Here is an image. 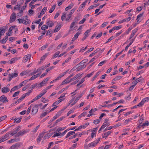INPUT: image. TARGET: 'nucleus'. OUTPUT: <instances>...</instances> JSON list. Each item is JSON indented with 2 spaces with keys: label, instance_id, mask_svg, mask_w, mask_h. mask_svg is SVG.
Instances as JSON below:
<instances>
[{
  "label": "nucleus",
  "instance_id": "1",
  "mask_svg": "<svg viewBox=\"0 0 149 149\" xmlns=\"http://www.w3.org/2000/svg\"><path fill=\"white\" fill-rule=\"evenodd\" d=\"M9 133H6L1 137H0V143L3 142L9 139L10 137L9 136Z\"/></svg>",
  "mask_w": 149,
  "mask_h": 149
},
{
  "label": "nucleus",
  "instance_id": "2",
  "mask_svg": "<svg viewBox=\"0 0 149 149\" xmlns=\"http://www.w3.org/2000/svg\"><path fill=\"white\" fill-rule=\"evenodd\" d=\"M20 127L19 126H17L16 128H14L13 130L10 131L8 133H10V135L13 136L17 133L18 131L19 130Z\"/></svg>",
  "mask_w": 149,
  "mask_h": 149
},
{
  "label": "nucleus",
  "instance_id": "3",
  "mask_svg": "<svg viewBox=\"0 0 149 149\" xmlns=\"http://www.w3.org/2000/svg\"><path fill=\"white\" fill-rule=\"evenodd\" d=\"M100 138H98V139L96 141L90 143L88 145L89 147H93L96 146V144L99 143L100 140Z\"/></svg>",
  "mask_w": 149,
  "mask_h": 149
},
{
  "label": "nucleus",
  "instance_id": "4",
  "mask_svg": "<svg viewBox=\"0 0 149 149\" xmlns=\"http://www.w3.org/2000/svg\"><path fill=\"white\" fill-rule=\"evenodd\" d=\"M69 79H68L67 78L65 79L62 83L61 85H64L67 84L71 82L73 80H74L75 79H73V78H71L70 80H68Z\"/></svg>",
  "mask_w": 149,
  "mask_h": 149
},
{
  "label": "nucleus",
  "instance_id": "5",
  "mask_svg": "<svg viewBox=\"0 0 149 149\" xmlns=\"http://www.w3.org/2000/svg\"><path fill=\"white\" fill-rule=\"evenodd\" d=\"M16 18V14L15 13H13L10 17V22L12 23L14 21Z\"/></svg>",
  "mask_w": 149,
  "mask_h": 149
},
{
  "label": "nucleus",
  "instance_id": "6",
  "mask_svg": "<svg viewBox=\"0 0 149 149\" xmlns=\"http://www.w3.org/2000/svg\"><path fill=\"white\" fill-rule=\"evenodd\" d=\"M25 4V6H24L22 7V8H21L19 13L17 14V15L18 17H21L23 14V10L25 9V8L27 6V4Z\"/></svg>",
  "mask_w": 149,
  "mask_h": 149
},
{
  "label": "nucleus",
  "instance_id": "7",
  "mask_svg": "<svg viewBox=\"0 0 149 149\" xmlns=\"http://www.w3.org/2000/svg\"><path fill=\"white\" fill-rule=\"evenodd\" d=\"M38 105H36L35 106L33 107L32 110V113L33 115L36 113L38 111Z\"/></svg>",
  "mask_w": 149,
  "mask_h": 149
},
{
  "label": "nucleus",
  "instance_id": "8",
  "mask_svg": "<svg viewBox=\"0 0 149 149\" xmlns=\"http://www.w3.org/2000/svg\"><path fill=\"white\" fill-rule=\"evenodd\" d=\"M76 9V8H74L70 10V14L68 15V17L66 19V21L70 19L72 15L74 13Z\"/></svg>",
  "mask_w": 149,
  "mask_h": 149
},
{
  "label": "nucleus",
  "instance_id": "9",
  "mask_svg": "<svg viewBox=\"0 0 149 149\" xmlns=\"http://www.w3.org/2000/svg\"><path fill=\"white\" fill-rule=\"evenodd\" d=\"M46 23L47 24V25L48 26V27H52L54 24V23L52 22V21L50 20L49 19H48Z\"/></svg>",
  "mask_w": 149,
  "mask_h": 149
},
{
  "label": "nucleus",
  "instance_id": "10",
  "mask_svg": "<svg viewBox=\"0 0 149 149\" xmlns=\"http://www.w3.org/2000/svg\"><path fill=\"white\" fill-rule=\"evenodd\" d=\"M10 91V89L7 87H4L1 88V91L3 93H6Z\"/></svg>",
  "mask_w": 149,
  "mask_h": 149
},
{
  "label": "nucleus",
  "instance_id": "11",
  "mask_svg": "<svg viewBox=\"0 0 149 149\" xmlns=\"http://www.w3.org/2000/svg\"><path fill=\"white\" fill-rule=\"evenodd\" d=\"M20 146V144L19 143H16L14 145L12 146L8 149H18V147Z\"/></svg>",
  "mask_w": 149,
  "mask_h": 149
},
{
  "label": "nucleus",
  "instance_id": "12",
  "mask_svg": "<svg viewBox=\"0 0 149 149\" xmlns=\"http://www.w3.org/2000/svg\"><path fill=\"white\" fill-rule=\"evenodd\" d=\"M8 36L7 35L2 40H0V42L2 44L5 43L8 39Z\"/></svg>",
  "mask_w": 149,
  "mask_h": 149
},
{
  "label": "nucleus",
  "instance_id": "13",
  "mask_svg": "<svg viewBox=\"0 0 149 149\" xmlns=\"http://www.w3.org/2000/svg\"><path fill=\"white\" fill-rule=\"evenodd\" d=\"M0 101L8 102V100L7 99V98L6 97H5L4 95H3L1 96L0 97Z\"/></svg>",
  "mask_w": 149,
  "mask_h": 149
},
{
  "label": "nucleus",
  "instance_id": "14",
  "mask_svg": "<svg viewBox=\"0 0 149 149\" xmlns=\"http://www.w3.org/2000/svg\"><path fill=\"white\" fill-rule=\"evenodd\" d=\"M131 19V17H128L127 18L125 19H124L121 20L118 23L119 24H121L124 22H128Z\"/></svg>",
  "mask_w": 149,
  "mask_h": 149
},
{
  "label": "nucleus",
  "instance_id": "15",
  "mask_svg": "<svg viewBox=\"0 0 149 149\" xmlns=\"http://www.w3.org/2000/svg\"><path fill=\"white\" fill-rule=\"evenodd\" d=\"M15 26L14 27L12 26H11L9 28L8 30V32L6 33V34L7 36H10L11 35L10 34L11 33V32L12 31V30H13L14 28H15Z\"/></svg>",
  "mask_w": 149,
  "mask_h": 149
},
{
  "label": "nucleus",
  "instance_id": "16",
  "mask_svg": "<svg viewBox=\"0 0 149 149\" xmlns=\"http://www.w3.org/2000/svg\"><path fill=\"white\" fill-rule=\"evenodd\" d=\"M111 131H108L107 133L102 134V137L103 138L106 139L107 137L108 136L111 134Z\"/></svg>",
  "mask_w": 149,
  "mask_h": 149
},
{
  "label": "nucleus",
  "instance_id": "17",
  "mask_svg": "<svg viewBox=\"0 0 149 149\" xmlns=\"http://www.w3.org/2000/svg\"><path fill=\"white\" fill-rule=\"evenodd\" d=\"M61 26L60 24H58V25H56V27L55 29H54V32H58L61 28Z\"/></svg>",
  "mask_w": 149,
  "mask_h": 149
},
{
  "label": "nucleus",
  "instance_id": "18",
  "mask_svg": "<svg viewBox=\"0 0 149 149\" xmlns=\"http://www.w3.org/2000/svg\"><path fill=\"white\" fill-rule=\"evenodd\" d=\"M17 20L19 21V23H22L24 24H25L26 25V22H26V21L24 20V19H19Z\"/></svg>",
  "mask_w": 149,
  "mask_h": 149
},
{
  "label": "nucleus",
  "instance_id": "19",
  "mask_svg": "<svg viewBox=\"0 0 149 149\" xmlns=\"http://www.w3.org/2000/svg\"><path fill=\"white\" fill-rule=\"evenodd\" d=\"M5 29L3 27H0V35H3L5 32Z\"/></svg>",
  "mask_w": 149,
  "mask_h": 149
},
{
  "label": "nucleus",
  "instance_id": "20",
  "mask_svg": "<svg viewBox=\"0 0 149 149\" xmlns=\"http://www.w3.org/2000/svg\"><path fill=\"white\" fill-rule=\"evenodd\" d=\"M29 81V80H25L22 82L21 83L19 84V88H20L23 85H24V84H25L26 83H27Z\"/></svg>",
  "mask_w": 149,
  "mask_h": 149
},
{
  "label": "nucleus",
  "instance_id": "21",
  "mask_svg": "<svg viewBox=\"0 0 149 149\" xmlns=\"http://www.w3.org/2000/svg\"><path fill=\"white\" fill-rule=\"evenodd\" d=\"M86 3L87 1H86L81 5L79 7V11L81 10H82V9L85 6L86 4Z\"/></svg>",
  "mask_w": 149,
  "mask_h": 149
},
{
  "label": "nucleus",
  "instance_id": "22",
  "mask_svg": "<svg viewBox=\"0 0 149 149\" xmlns=\"http://www.w3.org/2000/svg\"><path fill=\"white\" fill-rule=\"evenodd\" d=\"M18 74L17 73H13L12 74H9L8 75L10 76L12 78L18 76Z\"/></svg>",
  "mask_w": 149,
  "mask_h": 149
},
{
  "label": "nucleus",
  "instance_id": "23",
  "mask_svg": "<svg viewBox=\"0 0 149 149\" xmlns=\"http://www.w3.org/2000/svg\"><path fill=\"white\" fill-rule=\"evenodd\" d=\"M90 32V30H86L84 33V36L87 38L89 36L88 34Z\"/></svg>",
  "mask_w": 149,
  "mask_h": 149
},
{
  "label": "nucleus",
  "instance_id": "24",
  "mask_svg": "<svg viewBox=\"0 0 149 149\" xmlns=\"http://www.w3.org/2000/svg\"><path fill=\"white\" fill-rule=\"evenodd\" d=\"M22 116H21L19 118H17L16 117V119L14 121V122H15L17 123H18L20 122L21 120V119L22 118Z\"/></svg>",
  "mask_w": 149,
  "mask_h": 149
},
{
  "label": "nucleus",
  "instance_id": "25",
  "mask_svg": "<svg viewBox=\"0 0 149 149\" xmlns=\"http://www.w3.org/2000/svg\"><path fill=\"white\" fill-rule=\"evenodd\" d=\"M137 30L134 29L132 31V34L130 36V39H131L132 37L134 36L135 34L136 33Z\"/></svg>",
  "mask_w": 149,
  "mask_h": 149
},
{
  "label": "nucleus",
  "instance_id": "26",
  "mask_svg": "<svg viewBox=\"0 0 149 149\" xmlns=\"http://www.w3.org/2000/svg\"><path fill=\"white\" fill-rule=\"evenodd\" d=\"M75 133V132L74 131H70L69 132L67 135L65 137L66 138H67L69 137L71 135L73 134H74Z\"/></svg>",
  "mask_w": 149,
  "mask_h": 149
},
{
  "label": "nucleus",
  "instance_id": "27",
  "mask_svg": "<svg viewBox=\"0 0 149 149\" xmlns=\"http://www.w3.org/2000/svg\"><path fill=\"white\" fill-rule=\"evenodd\" d=\"M19 88V87L18 88V86L17 85L16 86H15L14 87L12 88L10 92V93H11L13 91H15L17 89H18Z\"/></svg>",
  "mask_w": 149,
  "mask_h": 149
},
{
  "label": "nucleus",
  "instance_id": "28",
  "mask_svg": "<svg viewBox=\"0 0 149 149\" xmlns=\"http://www.w3.org/2000/svg\"><path fill=\"white\" fill-rule=\"evenodd\" d=\"M25 56V60H26L25 62H26V61H28L30 59V58L31 57V55L29 54L26 55Z\"/></svg>",
  "mask_w": 149,
  "mask_h": 149
},
{
  "label": "nucleus",
  "instance_id": "29",
  "mask_svg": "<svg viewBox=\"0 0 149 149\" xmlns=\"http://www.w3.org/2000/svg\"><path fill=\"white\" fill-rule=\"evenodd\" d=\"M24 135L22 131H21L19 132L16 134L15 135L16 137H19L20 136H22Z\"/></svg>",
  "mask_w": 149,
  "mask_h": 149
},
{
  "label": "nucleus",
  "instance_id": "30",
  "mask_svg": "<svg viewBox=\"0 0 149 149\" xmlns=\"http://www.w3.org/2000/svg\"><path fill=\"white\" fill-rule=\"evenodd\" d=\"M109 120L108 119H105L104 121V123L103 124L105 125L106 126L107 125H109V123H108Z\"/></svg>",
  "mask_w": 149,
  "mask_h": 149
},
{
  "label": "nucleus",
  "instance_id": "31",
  "mask_svg": "<svg viewBox=\"0 0 149 149\" xmlns=\"http://www.w3.org/2000/svg\"><path fill=\"white\" fill-rule=\"evenodd\" d=\"M55 7H56V5H53L52 8L49 10V13H52L53 11L54 10L55 8Z\"/></svg>",
  "mask_w": 149,
  "mask_h": 149
},
{
  "label": "nucleus",
  "instance_id": "32",
  "mask_svg": "<svg viewBox=\"0 0 149 149\" xmlns=\"http://www.w3.org/2000/svg\"><path fill=\"white\" fill-rule=\"evenodd\" d=\"M48 113V112H47V111H46L45 112H44L42 113V114H41L40 116V118H42L44 117L48 113Z\"/></svg>",
  "mask_w": 149,
  "mask_h": 149
},
{
  "label": "nucleus",
  "instance_id": "33",
  "mask_svg": "<svg viewBox=\"0 0 149 149\" xmlns=\"http://www.w3.org/2000/svg\"><path fill=\"white\" fill-rule=\"evenodd\" d=\"M123 51H124V50L123 49L120 52L117 54H116V56H115L114 58L113 59V60H116V59L117 58V57H118L120 54H121L123 52Z\"/></svg>",
  "mask_w": 149,
  "mask_h": 149
},
{
  "label": "nucleus",
  "instance_id": "34",
  "mask_svg": "<svg viewBox=\"0 0 149 149\" xmlns=\"http://www.w3.org/2000/svg\"><path fill=\"white\" fill-rule=\"evenodd\" d=\"M81 97H79V96L78 97H77L76 99H75L74 101V102L73 103H72L71 104V107L73 106L77 101H78L79 100L80 98Z\"/></svg>",
  "mask_w": 149,
  "mask_h": 149
},
{
  "label": "nucleus",
  "instance_id": "35",
  "mask_svg": "<svg viewBox=\"0 0 149 149\" xmlns=\"http://www.w3.org/2000/svg\"><path fill=\"white\" fill-rule=\"evenodd\" d=\"M136 80L137 81V83L140 82H142V81H143L144 79L142 77H141L137 79Z\"/></svg>",
  "mask_w": 149,
  "mask_h": 149
},
{
  "label": "nucleus",
  "instance_id": "36",
  "mask_svg": "<svg viewBox=\"0 0 149 149\" xmlns=\"http://www.w3.org/2000/svg\"><path fill=\"white\" fill-rule=\"evenodd\" d=\"M122 77L120 76H117L116 77L113 79L112 81H115L118 80L120 79L121 78H122Z\"/></svg>",
  "mask_w": 149,
  "mask_h": 149
},
{
  "label": "nucleus",
  "instance_id": "37",
  "mask_svg": "<svg viewBox=\"0 0 149 149\" xmlns=\"http://www.w3.org/2000/svg\"><path fill=\"white\" fill-rule=\"evenodd\" d=\"M81 77V75L80 73L77 74L74 77H73V79H75V80L78 77H79V78H80Z\"/></svg>",
  "mask_w": 149,
  "mask_h": 149
},
{
  "label": "nucleus",
  "instance_id": "38",
  "mask_svg": "<svg viewBox=\"0 0 149 149\" xmlns=\"http://www.w3.org/2000/svg\"><path fill=\"white\" fill-rule=\"evenodd\" d=\"M47 7H44L40 12V13H41V14H42L43 15L45 13Z\"/></svg>",
  "mask_w": 149,
  "mask_h": 149
},
{
  "label": "nucleus",
  "instance_id": "39",
  "mask_svg": "<svg viewBox=\"0 0 149 149\" xmlns=\"http://www.w3.org/2000/svg\"><path fill=\"white\" fill-rule=\"evenodd\" d=\"M48 55L47 54H46L44 55L43 56H42L41 58H40V62L41 61H42L44 60L46 58V57H47V56Z\"/></svg>",
  "mask_w": 149,
  "mask_h": 149
},
{
  "label": "nucleus",
  "instance_id": "40",
  "mask_svg": "<svg viewBox=\"0 0 149 149\" xmlns=\"http://www.w3.org/2000/svg\"><path fill=\"white\" fill-rule=\"evenodd\" d=\"M100 73V72H98L92 78V81H93L97 77V76Z\"/></svg>",
  "mask_w": 149,
  "mask_h": 149
},
{
  "label": "nucleus",
  "instance_id": "41",
  "mask_svg": "<svg viewBox=\"0 0 149 149\" xmlns=\"http://www.w3.org/2000/svg\"><path fill=\"white\" fill-rule=\"evenodd\" d=\"M115 37V36H112L111 37H110L108 40L105 43V44H107L110 41L112 40V39H113Z\"/></svg>",
  "mask_w": 149,
  "mask_h": 149
},
{
  "label": "nucleus",
  "instance_id": "42",
  "mask_svg": "<svg viewBox=\"0 0 149 149\" xmlns=\"http://www.w3.org/2000/svg\"><path fill=\"white\" fill-rule=\"evenodd\" d=\"M66 127H63L62 128L61 127H58L56 130V132H58L61 130H63L65 129Z\"/></svg>",
  "mask_w": 149,
  "mask_h": 149
},
{
  "label": "nucleus",
  "instance_id": "43",
  "mask_svg": "<svg viewBox=\"0 0 149 149\" xmlns=\"http://www.w3.org/2000/svg\"><path fill=\"white\" fill-rule=\"evenodd\" d=\"M45 131H44L42 132V133L39 134L38 136L39 137V138H40L42 139L44 135L45 134Z\"/></svg>",
  "mask_w": 149,
  "mask_h": 149
},
{
  "label": "nucleus",
  "instance_id": "44",
  "mask_svg": "<svg viewBox=\"0 0 149 149\" xmlns=\"http://www.w3.org/2000/svg\"><path fill=\"white\" fill-rule=\"evenodd\" d=\"M60 53V52L59 51L55 53V54H54L53 55V57H52V58H55L57 57L58 56V55Z\"/></svg>",
  "mask_w": 149,
  "mask_h": 149
},
{
  "label": "nucleus",
  "instance_id": "45",
  "mask_svg": "<svg viewBox=\"0 0 149 149\" xmlns=\"http://www.w3.org/2000/svg\"><path fill=\"white\" fill-rule=\"evenodd\" d=\"M48 28V26L47 25H43L41 27V29L42 30H45L47 29Z\"/></svg>",
  "mask_w": 149,
  "mask_h": 149
},
{
  "label": "nucleus",
  "instance_id": "46",
  "mask_svg": "<svg viewBox=\"0 0 149 149\" xmlns=\"http://www.w3.org/2000/svg\"><path fill=\"white\" fill-rule=\"evenodd\" d=\"M100 121V119L95 120H94L93 123L95 125H97L99 123Z\"/></svg>",
  "mask_w": 149,
  "mask_h": 149
},
{
  "label": "nucleus",
  "instance_id": "47",
  "mask_svg": "<svg viewBox=\"0 0 149 149\" xmlns=\"http://www.w3.org/2000/svg\"><path fill=\"white\" fill-rule=\"evenodd\" d=\"M50 78L49 77H48L46 78L45 80L42 81V83H43V84H45L50 79Z\"/></svg>",
  "mask_w": 149,
  "mask_h": 149
},
{
  "label": "nucleus",
  "instance_id": "48",
  "mask_svg": "<svg viewBox=\"0 0 149 149\" xmlns=\"http://www.w3.org/2000/svg\"><path fill=\"white\" fill-rule=\"evenodd\" d=\"M149 125V123L148 120H146L142 126H148Z\"/></svg>",
  "mask_w": 149,
  "mask_h": 149
},
{
  "label": "nucleus",
  "instance_id": "49",
  "mask_svg": "<svg viewBox=\"0 0 149 149\" xmlns=\"http://www.w3.org/2000/svg\"><path fill=\"white\" fill-rule=\"evenodd\" d=\"M149 100V97H147L143 98L142 100V101H143L144 103L145 102H148Z\"/></svg>",
  "mask_w": 149,
  "mask_h": 149
},
{
  "label": "nucleus",
  "instance_id": "50",
  "mask_svg": "<svg viewBox=\"0 0 149 149\" xmlns=\"http://www.w3.org/2000/svg\"><path fill=\"white\" fill-rule=\"evenodd\" d=\"M19 93L20 91H19L15 92L13 94V97H15L16 96H17L19 94Z\"/></svg>",
  "mask_w": 149,
  "mask_h": 149
},
{
  "label": "nucleus",
  "instance_id": "51",
  "mask_svg": "<svg viewBox=\"0 0 149 149\" xmlns=\"http://www.w3.org/2000/svg\"><path fill=\"white\" fill-rule=\"evenodd\" d=\"M79 20V17H76L74 19L73 22L76 23Z\"/></svg>",
  "mask_w": 149,
  "mask_h": 149
},
{
  "label": "nucleus",
  "instance_id": "52",
  "mask_svg": "<svg viewBox=\"0 0 149 149\" xmlns=\"http://www.w3.org/2000/svg\"><path fill=\"white\" fill-rule=\"evenodd\" d=\"M132 28L131 27H130L127 31L125 32L126 34H128L130 32V31L132 29Z\"/></svg>",
  "mask_w": 149,
  "mask_h": 149
},
{
  "label": "nucleus",
  "instance_id": "53",
  "mask_svg": "<svg viewBox=\"0 0 149 149\" xmlns=\"http://www.w3.org/2000/svg\"><path fill=\"white\" fill-rule=\"evenodd\" d=\"M30 86V85H27L25 86L24 87H23L22 89V91H24L26 90L27 88H28Z\"/></svg>",
  "mask_w": 149,
  "mask_h": 149
},
{
  "label": "nucleus",
  "instance_id": "54",
  "mask_svg": "<svg viewBox=\"0 0 149 149\" xmlns=\"http://www.w3.org/2000/svg\"><path fill=\"white\" fill-rule=\"evenodd\" d=\"M88 59L87 58L84 59L81 61L80 63L81 64L85 63L87 62L88 61Z\"/></svg>",
  "mask_w": 149,
  "mask_h": 149
},
{
  "label": "nucleus",
  "instance_id": "55",
  "mask_svg": "<svg viewBox=\"0 0 149 149\" xmlns=\"http://www.w3.org/2000/svg\"><path fill=\"white\" fill-rule=\"evenodd\" d=\"M39 126H40L39 125H38V126H36V128H35L33 129V130L32 131V132L34 133H36V132L37 130H38L39 127Z\"/></svg>",
  "mask_w": 149,
  "mask_h": 149
},
{
  "label": "nucleus",
  "instance_id": "56",
  "mask_svg": "<svg viewBox=\"0 0 149 149\" xmlns=\"http://www.w3.org/2000/svg\"><path fill=\"white\" fill-rule=\"evenodd\" d=\"M59 1H58V6H60L61 5L62 3L65 0H58Z\"/></svg>",
  "mask_w": 149,
  "mask_h": 149
},
{
  "label": "nucleus",
  "instance_id": "57",
  "mask_svg": "<svg viewBox=\"0 0 149 149\" xmlns=\"http://www.w3.org/2000/svg\"><path fill=\"white\" fill-rule=\"evenodd\" d=\"M42 101L44 102H46L49 101V100L47 99H45V98L42 97L41 98Z\"/></svg>",
  "mask_w": 149,
  "mask_h": 149
},
{
  "label": "nucleus",
  "instance_id": "58",
  "mask_svg": "<svg viewBox=\"0 0 149 149\" xmlns=\"http://www.w3.org/2000/svg\"><path fill=\"white\" fill-rule=\"evenodd\" d=\"M24 95H23L19 99H18V101L20 102L22 101L25 97Z\"/></svg>",
  "mask_w": 149,
  "mask_h": 149
},
{
  "label": "nucleus",
  "instance_id": "59",
  "mask_svg": "<svg viewBox=\"0 0 149 149\" xmlns=\"http://www.w3.org/2000/svg\"><path fill=\"white\" fill-rule=\"evenodd\" d=\"M7 118V116L6 115L0 118V122L4 120L6 118Z\"/></svg>",
  "mask_w": 149,
  "mask_h": 149
},
{
  "label": "nucleus",
  "instance_id": "60",
  "mask_svg": "<svg viewBox=\"0 0 149 149\" xmlns=\"http://www.w3.org/2000/svg\"><path fill=\"white\" fill-rule=\"evenodd\" d=\"M16 140L15 139H12L8 141V143H12L14 142Z\"/></svg>",
  "mask_w": 149,
  "mask_h": 149
},
{
  "label": "nucleus",
  "instance_id": "61",
  "mask_svg": "<svg viewBox=\"0 0 149 149\" xmlns=\"http://www.w3.org/2000/svg\"><path fill=\"white\" fill-rule=\"evenodd\" d=\"M81 34V32H77L74 35V37L75 38H77L78 37V36L79 35Z\"/></svg>",
  "mask_w": 149,
  "mask_h": 149
},
{
  "label": "nucleus",
  "instance_id": "62",
  "mask_svg": "<svg viewBox=\"0 0 149 149\" xmlns=\"http://www.w3.org/2000/svg\"><path fill=\"white\" fill-rule=\"evenodd\" d=\"M48 46V44H46L45 45H44L41 47V50H44Z\"/></svg>",
  "mask_w": 149,
  "mask_h": 149
},
{
  "label": "nucleus",
  "instance_id": "63",
  "mask_svg": "<svg viewBox=\"0 0 149 149\" xmlns=\"http://www.w3.org/2000/svg\"><path fill=\"white\" fill-rule=\"evenodd\" d=\"M144 104V103L143 102V101L142 100V101L137 105V106H138V107H142Z\"/></svg>",
  "mask_w": 149,
  "mask_h": 149
},
{
  "label": "nucleus",
  "instance_id": "64",
  "mask_svg": "<svg viewBox=\"0 0 149 149\" xmlns=\"http://www.w3.org/2000/svg\"><path fill=\"white\" fill-rule=\"evenodd\" d=\"M62 113V111H59L57 113L56 115L55 116H56L57 118L58 117L60 116V115Z\"/></svg>",
  "mask_w": 149,
  "mask_h": 149
}]
</instances>
